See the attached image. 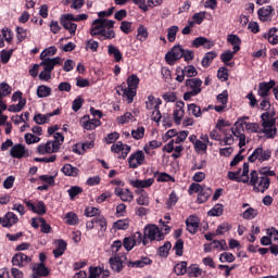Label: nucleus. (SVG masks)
Wrapping results in <instances>:
<instances>
[{"label": "nucleus", "instance_id": "1", "mask_svg": "<svg viewBox=\"0 0 278 278\" xmlns=\"http://www.w3.org/2000/svg\"><path fill=\"white\" fill-rule=\"evenodd\" d=\"M91 36H99V40H112L116 38L114 31V21L108 18H97L91 24Z\"/></svg>", "mask_w": 278, "mask_h": 278}, {"label": "nucleus", "instance_id": "2", "mask_svg": "<svg viewBox=\"0 0 278 278\" xmlns=\"http://www.w3.org/2000/svg\"><path fill=\"white\" fill-rule=\"evenodd\" d=\"M54 140H49L46 143H40L37 147V153L39 155H47V153H58L60 147L64 144V135L61 132H55L53 135Z\"/></svg>", "mask_w": 278, "mask_h": 278}, {"label": "nucleus", "instance_id": "3", "mask_svg": "<svg viewBox=\"0 0 278 278\" xmlns=\"http://www.w3.org/2000/svg\"><path fill=\"white\" fill-rule=\"evenodd\" d=\"M245 184L252 186L253 192H261L264 194V192L270 188V178L260 176L257 170H252L249 176V181Z\"/></svg>", "mask_w": 278, "mask_h": 278}, {"label": "nucleus", "instance_id": "4", "mask_svg": "<svg viewBox=\"0 0 278 278\" xmlns=\"http://www.w3.org/2000/svg\"><path fill=\"white\" fill-rule=\"evenodd\" d=\"M273 116H275V111H267L261 115L263 121L261 134H264L266 138H275L277 136V126H275L277 119L273 118Z\"/></svg>", "mask_w": 278, "mask_h": 278}, {"label": "nucleus", "instance_id": "5", "mask_svg": "<svg viewBox=\"0 0 278 278\" xmlns=\"http://www.w3.org/2000/svg\"><path fill=\"white\" fill-rule=\"evenodd\" d=\"M139 84H140V78L138 77V75L131 74L127 78V86L128 87L127 88L119 87L122 92H123V97L125 99H127L128 103L134 102V98L136 97V90H138Z\"/></svg>", "mask_w": 278, "mask_h": 278}, {"label": "nucleus", "instance_id": "6", "mask_svg": "<svg viewBox=\"0 0 278 278\" xmlns=\"http://www.w3.org/2000/svg\"><path fill=\"white\" fill-rule=\"evenodd\" d=\"M185 86L187 88V92L184 93V100L190 101L192 97H197L198 94H201L203 88V80L201 78H189L185 81Z\"/></svg>", "mask_w": 278, "mask_h": 278}, {"label": "nucleus", "instance_id": "7", "mask_svg": "<svg viewBox=\"0 0 278 278\" xmlns=\"http://www.w3.org/2000/svg\"><path fill=\"white\" fill-rule=\"evenodd\" d=\"M147 240H156L157 242H160L164 240V233L156 225H150L146 227L143 239H141L143 247H147Z\"/></svg>", "mask_w": 278, "mask_h": 278}, {"label": "nucleus", "instance_id": "8", "mask_svg": "<svg viewBox=\"0 0 278 278\" xmlns=\"http://www.w3.org/2000/svg\"><path fill=\"white\" fill-rule=\"evenodd\" d=\"M231 134L237 140H239V147L242 149V147L247 146V135H244V124L242 123V119H238L233 127L231 128Z\"/></svg>", "mask_w": 278, "mask_h": 278}, {"label": "nucleus", "instance_id": "9", "mask_svg": "<svg viewBox=\"0 0 278 278\" xmlns=\"http://www.w3.org/2000/svg\"><path fill=\"white\" fill-rule=\"evenodd\" d=\"M228 179H230V181L247 184V181H249V163H244L242 169L228 172Z\"/></svg>", "mask_w": 278, "mask_h": 278}, {"label": "nucleus", "instance_id": "10", "mask_svg": "<svg viewBox=\"0 0 278 278\" xmlns=\"http://www.w3.org/2000/svg\"><path fill=\"white\" fill-rule=\"evenodd\" d=\"M11 99L14 103H16V101H18V103L9 105L8 108L9 112H13V113L22 112L23 108H25V105L27 104V100L23 98V92L21 91H15L12 94Z\"/></svg>", "mask_w": 278, "mask_h": 278}, {"label": "nucleus", "instance_id": "11", "mask_svg": "<svg viewBox=\"0 0 278 278\" xmlns=\"http://www.w3.org/2000/svg\"><path fill=\"white\" fill-rule=\"evenodd\" d=\"M273 155L270 150H264L263 148H256L253 153L249 156V162H268Z\"/></svg>", "mask_w": 278, "mask_h": 278}, {"label": "nucleus", "instance_id": "12", "mask_svg": "<svg viewBox=\"0 0 278 278\" xmlns=\"http://www.w3.org/2000/svg\"><path fill=\"white\" fill-rule=\"evenodd\" d=\"M144 152L141 150L131 153L128 157V166L129 168H138V166H142L146 161Z\"/></svg>", "mask_w": 278, "mask_h": 278}, {"label": "nucleus", "instance_id": "13", "mask_svg": "<svg viewBox=\"0 0 278 278\" xmlns=\"http://www.w3.org/2000/svg\"><path fill=\"white\" fill-rule=\"evenodd\" d=\"M181 58H184V48L180 46H175L169 52L165 54V62L173 65L175 62H177V60H181Z\"/></svg>", "mask_w": 278, "mask_h": 278}, {"label": "nucleus", "instance_id": "14", "mask_svg": "<svg viewBox=\"0 0 278 278\" xmlns=\"http://www.w3.org/2000/svg\"><path fill=\"white\" fill-rule=\"evenodd\" d=\"M111 151L113 153H116L119 157V160H125L127 157V155H129L130 151H131V147L124 144L121 141H117L116 143H114L111 147Z\"/></svg>", "mask_w": 278, "mask_h": 278}, {"label": "nucleus", "instance_id": "15", "mask_svg": "<svg viewBox=\"0 0 278 278\" xmlns=\"http://www.w3.org/2000/svg\"><path fill=\"white\" fill-rule=\"evenodd\" d=\"M184 108H186L184 101H177L174 106L173 116L176 125H181V121H184V116H186V110Z\"/></svg>", "mask_w": 278, "mask_h": 278}, {"label": "nucleus", "instance_id": "16", "mask_svg": "<svg viewBox=\"0 0 278 278\" xmlns=\"http://www.w3.org/2000/svg\"><path fill=\"white\" fill-rule=\"evenodd\" d=\"M24 203L28 210H30V212H34V214H38L39 216L47 214V206L42 201H38L36 204H34L31 201L25 200Z\"/></svg>", "mask_w": 278, "mask_h": 278}, {"label": "nucleus", "instance_id": "17", "mask_svg": "<svg viewBox=\"0 0 278 278\" xmlns=\"http://www.w3.org/2000/svg\"><path fill=\"white\" fill-rule=\"evenodd\" d=\"M142 242V233L136 232L134 238L126 237L123 241V247L126 249V251H131L136 245L140 244Z\"/></svg>", "mask_w": 278, "mask_h": 278}, {"label": "nucleus", "instance_id": "18", "mask_svg": "<svg viewBox=\"0 0 278 278\" xmlns=\"http://www.w3.org/2000/svg\"><path fill=\"white\" fill-rule=\"evenodd\" d=\"M10 155L16 160L29 157V150L25 149V146L17 143L11 148Z\"/></svg>", "mask_w": 278, "mask_h": 278}, {"label": "nucleus", "instance_id": "19", "mask_svg": "<svg viewBox=\"0 0 278 278\" xmlns=\"http://www.w3.org/2000/svg\"><path fill=\"white\" fill-rule=\"evenodd\" d=\"M61 64H62V58L55 56L52 59H41L39 66H43V68H47L48 71L53 73V68H55V66H61Z\"/></svg>", "mask_w": 278, "mask_h": 278}, {"label": "nucleus", "instance_id": "20", "mask_svg": "<svg viewBox=\"0 0 278 278\" xmlns=\"http://www.w3.org/2000/svg\"><path fill=\"white\" fill-rule=\"evenodd\" d=\"M33 278L49 277V268L43 263H35L33 265Z\"/></svg>", "mask_w": 278, "mask_h": 278}, {"label": "nucleus", "instance_id": "21", "mask_svg": "<svg viewBox=\"0 0 278 278\" xmlns=\"http://www.w3.org/2000/svg\"><path fill=\"white\" fill-rule=\"evenodd\" d=\"M273 12H275V9H273V7L270 5L258 9L257 14L260 21H262L263 23L273 21Z\"/></svg>", "mask_w": 278, "mask_h": 278}, {"label": "nucleus", "instance_id": "22", "mask_svg": "<svg viewBox=\"0 0 278 278\" xmlns=\"http://www.w3.org/2000/svg\"><path fill=\"white\" fill-rule=\"evenodd\" d=\"M189 142L193 143L195 153H207V144L197 138V135H191L189 137Z\"/></svg>", "mask_w": 278, "mask_h": 278}, {"label": "nucleus", "instance_id": "23", "mask_svg": "<svg viewBox=\"0 0 278 278\" xmlns=\"http://www.w3.org/2000/svg\"><path fill=\"white\" fill-rule=\"evenodd\" d=\"M29 262H31V258L29 256H27L24 253H16L13 257H12V264L13 266H18L20 268H23V266H27V264H29Z\"/></svg>", "mask_w": 278, "mask_h": 278}, {"label": "nucleus", "instance_id": "24", "mask_svg": "<svg viewBox=\"0 0 278 278\" xmlns=\"http://www.w3.org/2000/svg\"><path fill=\"white\" fill-rule=\"evenodd\" d=\"M110 270L104 267H90L88 278H109Z\"/></svg>", "mask_w": 278, "mask_h": 278}, {"label": "nucleus", "instance_id": "25", "mask_svg": "<svg viewBox=\"0 0 278 278\" xmlns=\"http://www.w3.org/2000/svg\"><path fill=\"white\" fill-rule=\"evenodd\" d=\"M114 192L116 197H119V199L125 203H131V201H134V192L129 189L115 188Z\"/></svg>", "mask_w": 278, "mask_h": 278}, {"label": "nucleus", "instance_id": "26", "mask_svg": "<svg viewBox=\"0 0 278 278\" xmlns=\"http://www.w3.org/2000/svg\"><path fill=\"white\" fill-rule=\"evenodd\" d=\"M135 192L136 194H138V198L136 199L137 205L149 207V205L151 204L149 193H147V191H144L143 189L136 190Z\"/></svg>", "mask_w": 278, "mask_h": 278}, {"label": "nucleus", "instance_id": "27", "mask_svg": "<svg viewBox=\"0 0 278 278\" xmlns=\"http://www.w3.org/2000/svg\"><path fill=\"white\" fill-rule=\"evenodd\" d=\"M275 88V80H269L268 83L263 81L258 84L257 94L258 97H268L270 89Z\"/></svg>", "mask_w": 278, "mask_h": 278}, {"label": "nucleus", "instance_id": "28", "mask_svg": "<svg viewBox=\"0 0 278 278\" xmlns=\"http://www.w3.org/2000/svg\"><path fill=\"white\" fill-rule=\"evenodd\" d=\"M125 260H127V257H125V256L111 257L109 262H110L112 270H114L115 273H121L122 269L124 268L123 263L125 262Z\"/></svg>", "mask_w": 278, "mask_h": 278}, {"label": "nucleus", "instance_id": "29", "mask_svg": "<svg viewBox=\"0 0 278 278\" xmlns=\"http://www.w3.org/2000/svg\"><path fill=\"white\" fill-rule=\"evenodd\" d=\"M16 223H18V216L12 212H8L2 218V227H7L8 229L16 225Z\"/></svg>", "mask_w": 278, "mask_h": 278}, {"label": "nucleus", "instance_id": "30", "mask_svg": "<svg viewBox=\"0 0 278 278\" xmlns=\"http://www.w3.org/2000/svg\"><path fill=\"white\" fill-rule=\"evenodd\" d=\"M214 45H215L214 41L205 37H198L192 42V46L195 47V49H199V47H204V49H212Z\"/></svg>", "mask_w": 278, "mask_h": 278}, {"label": "nucleus", "instance_id": "31", "mask_svg": "<svg viewBox=\"0 0 278 278\" xmlns=\"http://www.w3.org/2000/svg\"><path fill=\"white\" fill-rule=\"evenodd\" d=\"M129 184L130 186H132V188H151V186L155 184V179L154 178H148L144 180L135 179V180H130Z\"/></svg>", "mask_w": 278, "mask_h": 278}, {"label": "nucleus", "instance_id": "32", "mask_svg": "<svg viewBox=\"0 0 278 278\" xmlns=\"http://www.w3.org/2000/svg\"><path fill=\"white\" fill-rule=\"evenodd\" d=\"M186 225L189 233H197V231H199V217L194 215L189 216L186 220Z\"/></svg>", "mask_w": 278, "mask_h": 278}, {"label": "nucleus", "instance_id": "33", "mask_svg": "<svg viewBox=\"0 0 278 278\" xmlns=\"http://www.w3.org/2000/svg\"><path fill=\"white\" fill-rule=\"evenodd\" d=\"M160 105H162V100L160 98L153 96L148 97V100L146 101V110H148V112L157 110Z\"/></svg>", "mask_w": 278, "mask_h": 278}, {"label": "nucleus", "instance_id": "34", "mask_svg": "<svg viewBox=\"0 0 278 278\" xmlns=\"http://www.w3.org/2000/svg\"><path fill=\"white\" fill-rule=\"evenodd\" d=\"M136 40L139 42H147L149 40V29L147 26L140 24L139 27L137 28V36Z\"/></svg>", "mask_w": 278, "mask_h": 278}, {"label": "nucleus", "instance_id": "35", "mask_svg": "<svg viewBox=\"0 0 278 278\" xmlns=\"http://www.w3.org/2000/svg\"><path fill=\"white\" fill-rule=\"evenodd\" d=\"M101 119L92 118L88 119L87 117H84L83 121V127L84 129H87V131H92V129H97V127H100Z\"/></svg>", "mask_w": 278, "mask_h": 278}, {"label": "nucleus", "instance_id": "36", "mask_svg": "<svg viewBox=\"0 0 278 278\" xmlns=\"http://www.w3.org/2000/svg\"><path fill=\"white\" fill-rule=\"evenodd\" d=\"M263 38L269 42V45H278V29L270 28L267 34L263 35Z\"/></svg>", "mask_w": 278, "mask_h": 278}, {"label": "nucleus", "instance_id": "37", "mask_svg": "<svg viewBox=\"0 0 278 278\" xmlns=\"http://www.w3.org/2000/svg\"><path fill=\"white\" fill-rule=\"evenodd\" d=\"M108 54L111 55V58H114L115 62H121V60H123V53L114 45L108 46Z\"/></svg>", "mask_w": 278, "mask_h": 278}, {"label": "nucleus", "instance_id": "38", "mask_svg": "<svg viewBox=\"0 0 278 278\" xmlns=\"http://www.w3.org/2000/svg\"><path fill=\"white\" fill-rule=\"evenodd\" d=\"M160 147H162V142L157 140H152L143 147V151L144 153H147V155H155V152H153V150L160 149Z\"/></svg>", "mask_w": 278, "mask_h": 278}, {"label": "nucleus", "instance_id": "39", "mask_svg": "<svg viewBox=\"0 0 278 278\" xmlns=\"http://www.w3.org/2000/svg\"><path fill=\"white\" fill-rule=\"evenodd\" d=\"M61 170L66 175V177H77V175H79V168L71 164H65Z\"/></svg>", "mask_w": 278, "mask_h": 278}, {"label": "nucleus", "instance_id": "40", "mask_svg": "<svg viewBox=\"0 0 278 278\" xmlns=\"http://www.w3.org/2000/svg\"><path fill=\"white\" fill-rule=\"evenodd\" d=\"M210 197H212V189L204 186L198 194V202L205 203Z\"/></svg>", "mask_w": 278, "mask_h": 278}, {"label": "nucleus", "instance_id": "41", "mask_svg": "<svg viewBox=\"0 0 278 278\" xmlns=\"http://www.w3.org/2000/svg\"><path fill=\"white\" fill-rule=\"evenodd\" d=\"M237 52H235V50H228L224 53L220 54V60L222 62H224V64H226V66H233V63H229L231 62L233 55H236Z\"/></svg>", "mask_w": 278, "mask_h": 278}, {"label": "nucleus", "instance_id": "42", "mask_svg": "<svg viewBox=\"0 0 278 278\" xmlns=\"http://www.w3.org/2000/svg\"><path fill=\"white\" fill-rule=\"evenodd\" d=\"M243 127L245 128L247 131H250V134H262V127L255 123H249V122H243Z\"/></svg>", "mask_w": 278, "mask_h": 278}, {"label": "nucleus", "instance_id": "43", "mask_svg": "<svg viewBox=\"0 0 278 278\" xmlns=\"http://www.w3.org/2000/svg\"><path fill=\"white\" fill-rule=\"evenodd\" d=\"M227 40L229 43L232 45V51H235V53H238V51H240V45L242 42L240 38L236 35H229Z\"/></svg>", "mask_w": 278, "mask_h": 278}, {"label": "nucleus", "instance_id": "44", "mask_svg": "<svg viewBox=\"0 0 278 278\" xmlns=\"http://www.w3.org/2000/svg\"><path fill=\"white\" fill-rule=\"evenodd\" d=\"M37 97L39 99H45L47 97H51V87L45 86V85H40L37 88Z\"/></svg>", "mask_w": 278, "mask_h": 278}, {"label": "nucleus", "instance_id": "45", "mask_svg": "<svg viewBox=\"0 0 278 278\" xmlns=\"http://www.w3.org/2000/svg\"><path fill=\"white\" fill-rule=\"evenodd\" d=\"M93 223H96V227H98L100 229V231H106L108 219H105V217L99 215L93 218Z\"/></svg>", "mask_w": 278, "mask_h": 278}, {"label": "nucleus", "instance_id": "46", "mask_svg": "<svg viewBox=\"0 0 278 278\" xmlns=\"http://www.w3.org/2000/svg\"><path fill=\"white\" fill-rule=\"evenodd\" d=\"M58 53V48L55 47H49L45 49L40 54V60H49L53 58Z\"/></svg>", "mask_w": 278, "mask_h": 278}, {"label": "nucleus", "instance_id": "47", "mask_svg": "<svg viewBox=\"0 0 278 278\" xmlns=\"http://www.w3.org/2000/svg\"><path fill=\"white\" fill-rule=\"evenodd\" d=\"M188 112L192 114L195 118H201L203 115V111H201V106L195 103L188 104Z\"/></svg>", "mask_w": 278, "mask_h": 278}, {"label": "nucleus", "instance_id": "48", "mask_svg": "<svg viewBox=\"0 0 278 278\" xmlns=\"http://www.w3.org/2000/svg\"><path fill=\"white\" fill-rule=\"evenodd\" d=\"M64 251H66V243L63 240H59L58 248L53 250L54 257H62V255H64Z\"/></svg>", "mask_w": 278, "mask_h": 278}, {"label": "nucleus", "instance_id": "49", "mask_svg": "<svg viewBox=\"0 0 278 278\" xmlns=\"http://www.w3.org/2000/svg\"><path fill=\"white\" fill-rule=\"evenodd\" d=\"M174 273L177 275H186V273H188V263L182 261L176 264L174 267Z\"/></svg>", "mask_w": 278, "mask_h": 278}, {"label": "nucleus", "instance_id": "50", "mask_svg": "<svg viewBox=\"0 0 278 278\" xmlns=\"http://www.w3.org/2000/svg\"><path fill=\"white\" fill-rule=\"evenodd\" d=\"M216 58V52L212 51V52H207L204 58L202 59V66L204 68H207V66H210L212 64V61Z\"/></svg>", "mask_w": 278, "mask_h": 278}, {"label": "nucleus", "instance_id": "51", "mask_svg": "<svg viewBox=\"0 0 278 278\" xmlns=\"http://www.w3.org/2000/svg\"><path fill=\"white\" fill-rule=\"evenodd\" d=\"M212 247H213V251H218V252L227 251V249H228L227 241H225V240H220V241L214 240L212 242Z\"/></svg>", "mask_w": 278, "mask_h": 278}, {"label": "nucleus", "instance_id": "52", "mask_svg": "<svg viewBox=\"0 0 278 278\" xmlns=\"http://www.w3.org/2000/svg\"><path fill=\"white\" fill-rule=\"evenodd\" d=\"M60 23L64 27V29H67V31H70L72 36H75V33L77 31V24L66 21H60Z\"/></svg>", "mask_w": 278, "mask_h": 278}, {"label": "nucleus", "instance_id": "53", "mask_svg": "<svg viewBox=\"0 0 278 278\" xmlns=\"http://www.w3.org/2000/svg\"><path fill=\"white\" fill-rule=\"evenodd\" d=\"M114 229L123 230L129 229V220L127 218L119 219L113 224Z\"/></svg>", "mask_w": 278, "mask_h": 278}, {"label": "nucleus", "instance_id": "54", "mask_svg": "<svg viewBox=\"0 0 278 278\" xmlns=\"http://www.w3.org/2000/svg\"><path fill=\"white\" fill-rule=\"evenodd\" d=\"M257 216V210L253 207H248L243 213H242V218L245 220H253Z\"/></svg>", "mask_w": 278, "mask_h": 278}, {"label": "nucleus", "instance_id": "55", "mask_svg": "<svg viewBox=\"0 0 278 278\" xmlns=\"http://www.w3.org/2000/svg\"><path fill=\"white\" fill-rule=\"evenodd\" d=\"M12 94V87L8 85L7 83L0 84V100L3 99V97H8Z\"/></svg>", "mask_w": 278, "mask_h": 278}, {"label": "nucleus", "instance_id": "56", "mask_svg": "<svg viewBox=\"0 0 278 278\" xmlns=\"http://www.w3.org/2000/svg\"><path fill=\"white\" fill-rule=\"evenodd\" d=\"M177 31H179L178 26H170L167 29V40H168V42H175V40L177 38Z\"/></svg>", "mask_w": 278, "mask_h": 278}, {"label": "nucleus", "instance_id": "57", "mask_svg": "<svg viewBox=\"0 0 278 278\" xmlns=\"http://www.w3.org/2000/svg\"><path fill=\"white\" fill-rule=\"evenodd\" d=\"M224 206L223 204H215L213 208L207 212L208 216H223Z\"/></svg>", "mask_w": 278, "mask_h": 278}, {"label": "nucleus", "instance_id": "58", "mask_svg": "<svg viewBox=\"0 0 278 278\" xmlns=\"http://www.w3.org/2000/svg\"><path fill=\"white\" fill-rule=\"evenodd\" d=\"M189 277H201L203 270L199 268V265H191L187 269Z\"/></svg>", "mask_w": 278, "mask_h": 278}, {"label": "nucleus", "instance_id": "59", "mask_svg": "<svg viewBox=\"0 0 278 278\" xmlns=\"http://www.w3.org/2000/svg\"><path fill=\"white\" fill-rule=\"evenodd\" d=\"M134 121H136V118H134V115L131 113H125L124 115L117 117V123H119V125L134 123Z\"/></svg>", "mask_w": 278, "mask_h": 278}, {"label": "nucleus", "instance_id": "60", "mask_svg": "<svg viewBox=\"0 0 278 278\" xmlns=\"http://www.w3.org/2000/svg\"><path fill=\"white\" fill-rule=\"evenodd\" d=\"M219 262L231 264V262H236V256L230 252H224L219 255Z\"/></svg>", "mask_w": 278, "mask_h": 278}, {"label": "nucleus", "instance_id": "61", "mask_svg": "<svg viewBox=\"0 0 278 278\" xmlns=\"http://www.w3.org/2000/svg\"><path fill=\"white\" fill-rule=\"evenodd\" d=\"M1 34L2 38H4L5 41L9 42V45L12 43V41L14 40V35L12 34V30L10 28L3 27L1 29Z\"/></svg>", "mask_w": 278, "mask_h": 278}, {"label": "nucleus", "instance_id": "62", "mask_svg": "<svg viewBox=\"0 0 278 278\" xmlns=\"http://www.w3.org/2000/svg\"><path fill=\"white\" fill-rule=\"evenodd\" d=\"M49 118H51V115H49V114L43 115V114L39 113L34 116V121H35V123H37V125L47 124L49 122Z\"/></svg>", "mask_w": 278, "mask_h": 278}, {"label": "nucleus", "instance_id": "63", "mask_svg": "<svg viewBox=\"0 0 278 278\" xmlns=\"http://www.w3.org/2000/svg\"><path fill=\"white\" fill-rule=\"evenodd\" d=\"M184 75H186V77H197V75H199V72H197V67H194V65H188L186 66L184 70Z\"/></svg>", "mask_w": 278, "mask_h": 278}, {"label": "nucleus", "instance_id": "64", "mask_svg": "<svg viewBox=\"0 0 278 278\" xmlns=\"http://www.w3.org/2000/svg\"><path fill=\"white\" fill-rule=\"evenodd\" d=\"M16 38L18 40V42H23V40H25L27 38V29L17 26L16 29Z\"/></svg>", "mask_w": 278, "mask_h": 278}]
</instances>
